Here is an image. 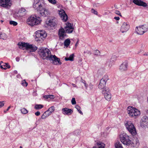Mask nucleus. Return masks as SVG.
<instances>
[{
  "label": "nucleus",
  "instance_id": "3c124183",
  "mask_svg": "<svg viewBox=\"0 0 148 148\" xmlns=\"http://www.w3.org/2000/svg\"><path fill=\"white\" fill-rule=\"evenodd\" d=\"M79 112L81 114H83V113L82 112L80 109L78 110Z\"/></svg>",
  "mask_w": 148,
  "mask_h": 148
},
{
  "label": "nucleus",
  "instance_id": "49530a36",
  "mask_svg": "<svg viewBox=\"0 0 148 148\" xmlns=\"http://www.w3.org/2000/svg\"><path fill=\"white\" fill-rule=\"evenodd\" d=\"M40 112L39 111H38L35 113V114L37 116H39L40 114Z\"/></svg>",
  "mask_w": 148,
  "mask_h": 148
},
{
  "label": "nucleus",
  "instance_id": "39448f33",
  "mask_svg": "<svg viewBox=\"0 0 148 148\" xmlns=\"http://www.w3.org/2000/svg\"><path fill=\"white\" fill-rule=\"evenodd\" d=\"M47 36V34L44 31H37L36 32L35 40L39 43H41Z\"/></svg>",
  "mask_w": 148,
  "mask_h": 148
},
{
  "label": "nucleus",
  "instance_id": "a211bd4d",
  "mask_svg": "<svg viewBox=\"0 0 148 148\" xmlns=\"http://www.w3.org/2000/svg\"><path fill=\"white\" fill-rule=\"evenodd\" d=\"M128 67V62L127 61H125L120 65L119 69L121 72H125L127 71Z\"/></svg>",
  "mask_w": 148,
  "mask_h": 148
},
{
  "label": "nucleus",
  "instance_id": "bf43d9fd",
  "mask_svg": "<svg viewBox=\"0 0 148 148\" xmlns=\"http://www.w3.org/2000/svg\"><path fill=\"white\" fill-rule=\"evenodd\" d=\"M1 22H3V21H1Z\"/></svg>",
  "mask_w": 148,
  "mask_h": 148
},
{
  "label": "nucleus",
  "instance_id": "c756f323",
  "mask_svg": "<svg viewBox=\"0 0 148 148\" xmlns=\"http://www.w3.org/2000/svg\"><path fill=\"white\" fill-rule=\"evenodd\" d=\"M74 54H72L70 55L69 58H66L65 59L66 61L70 60L72 61H73L74 60Z\"/></svg>",
  "mask_w": 148,
  "mask_h": 148
},
{
  "label": "nucleus",
  "instance_id": "1a4fd4ad",
  "mask_svg": "<svg viewBox=\"0 0 148 148\" xmlns=\"http://www.w3.org/2000/svg\"><path fill=\"white\" fill-rule=\"evenodd\" d=\"M12 5L11 0H0V5L6 9H10Z\"/></svg>",
  "mask_w": 148,
  "mask_h": 148
},
{
  "label": "nucleus",
  "instance_id": "9b49d317",
  "mask_svg": "<svg viewBox=\"0 0 148 148\" xmlns=\"http://www.w3.org/2000/svg\"><path fill=\"white\" fill-rule=\"evenodd\" d=\"M65 26L64 27V30L67 33H71L73 31L74 28L73 24L69 22H67L65 23Z\"/></svg>",
  "mask_w": 148,
  "mask_h": 148
},
{
  "label": "nucleus",
  "instance_id": "4468645a",
  "mask_svg": "<svg viewBox=\"0 0 148 148\" xmlns=\"http://www.w3.org/2000/svg\"><path fill=\"white\" fill-rule=\"evenodd\" d=\"M140 125L143 128L148 127V118L147 116H143L142 117L140 122Z\"/></svg>",
  "mask_w": 148,
  "mask_h": 148
},
{
  "label": "nucleus",
  "instance_id": "f704fd0d",
  "mask_svg": "<svg viewBox=\"0 0 148 148\" xmlns=\"http://www.w3.org/2000/svg\"><path fill=\"white\" fill-rule=\"evenodd\" d=\"M21 112L23 114H26L28 113V111L25 108H23L21 110Z\"/></svg>",
  "mask_w": 148,
  "mask_h": 148
},
{
  "label": "nucleus",
  "instance_id": "09e8293b",
  "mask_svg": "<svg viewBox=\"0 0 148 148\" xmlns=\"http://www.w3.org/2000/svg\"><path fill=\"white\" fill-rule=\"evenodd\" d=\"M114 18L117 21H119L120 19V18L118 16H115L114 17Z\"/></svg>",
  "mask_w": 148,
  "mask_h": 148
},
{
  "label": "nucleus",
  "instance_id": "a878e982",
  "mask_svg": "<svg viewBox=\"0 0 148 148\" xmlns=\"http://www.w3.org/2000/svg\"><path fill=\"white\" fill-rule=\"evenodd\" d=\"M51 114L47 110L41 116V119H45L49 116Z\"/></svg>",
  "mask_w": 148,
  "mask_h": 148
},
{
  "label": "nucleus",
  "instance_id": "e433bc0d",
  "mask_svg": "<svg viewBox=\"0 0 148 148\" xmlns=\"http://www.w3.org/2000/svg\"><path fill=\"white\" fill-rule=\"evenodd\" d=\"M49 2L52 4H55L56 3L57 1L56 0H48Z\"/></svg>",
  "mask_w": 148,
  "mask_h": 148
},
{
  "label": "nucleus",
  "instance_id": "c03bdc74",
  "mask_svg": "<svg viewBox=\"0 0 148 148\" xmlns=\"http://www.w3.org/2000/svg\"><path fill=\"white\" fill-rule=\"evenodd\" d=\"M95 55H99L100 54V52L98 50H96L95 51Z\"/></svg>",
  "mask_w": 148,
  "mask_h": 148
},
{
  "label": "nucleus",
  "instance_id": "4be33fe9",
  "mask_svg": "<svg viewBox=\"0 0 148 148\" xmlns=\"http://www.w3.org/2000/svg\"><path fill=\"white\" fill-rule=\"evenodd\" d=\"M37 49V47L33 45L28 43L27 50H29L30 52H33L36 51Z\"/></svg>",
  "mask_w": 148,
  "mask_h": 148
},
{
  "label": "nucleus",
  "instance_id": "4d7b16f0",
  "mask_svg": "<svg viewBox=\"0 0 148 148\" xmlns=\"http://www.w3.org/2000/svg\"><path fill=\"white\" fill-rule=\"evenodd\" d=\"M22 148V146H20V148Z\"/></svg>",
  "mask_w": 148,
  "mask_h": 148
},
{
  "label": "nucleus",
  "instance_id": "473e14b6",
  "mask_svg": "<svg viewBox=\"0 0 148 148\" xmlns=\"http://www.w3.org/2000/svg\"><path fill=\"white\" fill-rule=\"evenodd\" d=\"M43 97L46 99L50 98L51 99H53L54 98V97L53 95H47L44 96Z\"/></svg>",
  "mask_w": 148,
  "mask_h": 148
},
{
  "label": "nucleus",
  "instance_id": "20e7f679",
  "mask_svg": "<svg viewBox=\"0 0 148 148\" xmlns=\"http://www.w3.org/2000/svg\"><path fill=\"white\" fill-rule=\"evenodd\" d=\"M127 112L130 117L136 119L140 114L139 110L136 108L131 106H128L127 108Z\"/></svg>",
  "mask_w": 148,
  "mask_h": 148
},
{
  "label": "nucleus",
  "instance_id": "4c0bfd02",
  "mask_svg": "<svg viewBox=\"0 0 148 148\" xmlns=\"http://www.w3.org/2000/svg\"><path fill=\"white\" fill-rule=\"evenodd\" d=\"M115 13L116 14L119 15L121 17H122V15L119 11L118 10H116L115 11Z\"/></svg>",
  "mask_w": 148,
  "mask_h": 148
},
{
  "label": "nucleus",
  "instance_id": "aec40b11",
  "mask_svg": "<svg viewBox=\"0 0 148 148\" xmlns=\"http://www.w3.org/2000/svg\"><path fill=\"white\" fill-rule=\"evenodd\" d=\"M133 2L135 4L139 6H142L144 7L147 6L146 3L140 0H133Z\"/></svg>",
  "mask_w": 148,
  "mask_h": 148
},
{
  "label": "nucleus",
  "instance_id": "2f4dec72",
  "mask_svg": "<svg viewBox=\"0 0 148 148\" xmlns=\"http://www.w3.org/2000/svg\"><path fill=\"white\" fill-rule=\"evenodd\" d=\"M43 107V105L41 104H36L35 105L34 108L36 110L41 109Z\"/></svg>",
  "mask_w": 148,
  "mask_h": 148
},
{
  "label": "nucleus",
  "instance_id": "a18cd8bd",
  "mask_svg": "<svg viewBox=\"0 0 148 148\" xmlns=\"http://www.w3.org/2000/svg\"><path fill=\"white\" fill-rule=\"evenodd\" d=\"M114 64L113 62H110V63L108 64V66L110 67H111Z\"/></svg>",
  "mask_w": 148,
  "mask_h": 148
},
{
  "label": "nucleus",
  "instance_id": "412c9836",
  "mask_svg": "<svg viewBox=\"0 0 148 148\" xmlns=\"http://www.w3.org/2000/svg\"><path fill=\"white\" fill-rule=\"evenodd\" d=\"M62 112L64 115H71L73 113V111L71 109L65 108L62 109Z\"/></svg>",
  "mask_w": 148,
  "mask_h": 148
},
{
  "label": "nucleus",
  "instance_id": "603ef678",
  "mask_svg": "<svg viewBox=\"0 0 148 148\" xmlns=\"http://www.w3.org/2000/svg\"><path fill=\"white\" fill-rule=\"evenodd\" d=\"M72 85L74 87H77L74 84L72 83Z\"/></svg>",
  "mask_w": 148,
  "mask_h": 148
},
{
  "label": "nucleus",
  "instance_id": "37998d69",
  "mask_svg": "<svg viewBox=\"0 0 148 148\" xmlns=\"http://www.w3.org/2000/svg\"><path fill=\"white\" fill-rule=\"evenodd\" d=\"M92 12L94 13L95 14L97 15V12L95 10L92 9Z\"/></svg>",
  "mask_w": 148,
  "mask_h": 148
},
{
  "label": "nucleus",
  "instance_id": "7c9ffc66",
  "mask_svg": "<svg viewBox=\"0 0 148 148\" xmlns=\"http://www.w3.org/2000/svg\"><path fill=\"white\" fill-rule=\"evenodd\" d=\"M115 148H123L122 145L119 142H116L115 144Z\"/></svg>",
  "mask_w": 148,
  "mask_h": 148
},
{
  "label": "nucleus",
  "instance_id": "864d4df0",
  "mask_svg": "<svg viewBox=\"0 0 148 148\" xmlns=\"http://www.w3.org/2000/svg\"><path fill=\"white\" fill-rule=\"evenodd\" d=\"M10 108V106L8 107L6 110V111H8L9 110V109Z\"/></svg>",
  "mask_w": 148,
  "mask_h": 148
},
{
  "label": "nucleus",
  "instance_id": "c9c22d12",
  "mask_svg": "<svg viewBox=\"0 0 148 148\" xmlns=\"http://www.w3.org/2000/svg\"><path fill=\"white\" fill-rule=\"evenodd\" d=\"M10 24L11 25H13L14 26L16 25L18 23L17 22L13 21H10Z\"/></svg>",
  "mask_w": 148,
  "mask_h": 148
},
{
  "label": "nucleus",
  "instance_id": "6e6d98bb",
  "mask_svg": "<svg viewBox=\"0 0 148 148\" xmlns=\"http://www.w3.org/2000/svg\"><path fill=\"white\" fill-rule=\"evenodd\" d=\"M16 60L17 61H19V59H18L17 58H16Z\"/></svg>",
  "mask_w": 148,
  "mask_h": 148
},
{
  "label": "nucleus",
  "instance_id": "5701e85b",
  "mask_svg": "<svg viewBox=\"0 0 148 148\" xmlns=\"http://www.w3.org/2000/svg\"><path fill=\"white\" fill-rule=\"evenodd\" d=\"M46 23L48 26H49L51 27H54L56 25L55 23V20L53 19H51L48 21H47Z\"/></svg>",
  "mask_w": 148,
  "mask_h": 148
},
{
  "label": "nucleus",
  "instance_id": "393cba45",
  "mask_svg": "<svg viewBox=\"0 0 148 148\" xmlns=\"http://www.w3.org/2000/svg\"><path fill=\"white\" fill-rule=\"evenodd\" d=\"M105 145L103 143L99 142L97 143V145L93 148H105Z\"/></svg>",
  "mask_w": 148,
  "mask_h": 148
},
{
  "label": "nucleus",
  "instance_id": "58836bf2",
  "mask_svg": "<svg viewBox=\"0 0 148 148\" xmlns=\"http://www.w3.org/2000/svg\"><path fill=\"white\" fill-rule=\"evenodd\" d=\"M71 102L72 105H75L76 103V102L75 98H72Z\"/></svg>",
  "mask_w": 148,
  "mask_h": 148
},
{
  "label": "nucleus",
  "instance_id": "b1692460",
  "mask_svg": "<svg viewBox=\"0 0 148 148\" xmlns=\"http://www.w3.org/2000/svg\"><path fill=\"white\" fill-rule=\"evenodd\" d=\"M0 68L2 69L6 70L7 69L10 68V66L8 63H3L2 61L0 62Z\"/></svg>",
  "mask_w": 148,
  "mask_h": 148
},
{
  "label": "nucleus",
  "instance_id": "6ab92c4d",
  "mask_svg": "<svg viewBox=\"0 0 148 148\" xmlns=\"http://www.w3.org/2000/svg\"><path fill=\"white\" fill-rule=\"evenodd\" d=\"M28 45V43H25L23 42H19L18 44V45L19 48L23 50L25 49L26 50H27Z\"/></svg>",
  "mask_w": 148,
  "mask_h": 148
},
{
  "label": "nucleus",
  "instance_id": "a19ab883",
  "mask_svg": "<svg viewBox=\"0 0 148 148\" xmlns=\"http://www.w3.org/2000/svg\"><path fill=\"white\" fill-rule=\"evenodd\" d=\"M22 84H23V85L25 86H27L28 85L27 83L25 82V80L23 81Z\"/></svg>",
  "mask_w": 148,
  "mask_h": 148
},
{
  "label": "nucleus",
  "instance_id": "13d9d810",
  "mask_svg": "<svg viewBox=\"0 0 148 148\" xmlns=\"http://www.w3.org/2000/svg\"><path fill=\"white\" fill-rule=\"evenodd\" d=\"M6 111H4V112L5 113Z\"/></svg>",
  "mask_w": 148,
  "mask_h": 148
},
{
  "label": "nucleus",
  "instance_id": "bb28decb",
  "mask_svg": "<svg viewBox=\"0 0 148 148\" xmlns=\"http://www.w3.org/2000/svg\"><path fill=\"white\" fill-rule=\"evenodd\" d=\"M7 38L8 36L6 34L3 32H0V39L5 40Z\"/></svg>",
  "mask_w": 148,
  "mask_h": 148
},
{
  "label": "nucleus",
  "instance_id": "ddd939ff",
  "mask_svg": "<svg viewBox=\"0 0 148 148\" xmlns=\"http://www.w3.org/2000/svg\"><path fill=\"white\" fill-rule=\"evenodd\" d=\"M66 33L64 29L62 27H61L59 30L58 32L59 39L62 40H64L66 36Z\"/></svg>",
  "mask_w": 148,
  "mask_h": 148
},
{
  "label": "nucleus",
  "instance_id": "9d476101",
  "mask_svg": "<svg viewBox=\"0 0 148 148\" xmlns=\"http://www.w3.org/2000/svg\"><path fill=\"white\" fill-rule=\"evenodd\" d=\"M108 79V76L107 75H104L100 81V83L98 86V88L100 89H105L106 82Z\"/></svg>",
  "mask_w": 148,
  "mask_h": 148
},
{
  "label": "nucleus",
  "instance_id": "f8f14e48",
  "mask_svg": "<svg viewBox=\"0 0 148 148\" xmlns=\"http://www.w3.org/2000/svg\"><path fill=\"white\" fill-rule=\"evenodd\" d=\"M102 93L104 95L106 99L108 101H110L111 99V95L109 88H106L102 91Z\"/></svg>",
  "mask_w": 148,
  "mask_h": 148
},
{
  "label": "nucleus",
  "instance_id": "f257e3e1",
  "mask_svg": "<svg viewBox=\"0 0 148 148\" xmlns=\"http://www.w3.org/2000/svg\"><path fill=\"white\" fill-rule=\"evenodd\" d=\"M38 53L40 57L43 60L52 61L55 65H61L62 62L60 58L55 55H51V51L47 48L42 47L38 50Z\"/></svg>",
  "mask_w": 148,
  "mask_h": 148
},
{
  "label": "nucleus",
  "instance_id": "c85d7f7f",
  "mask_svg": "<svg viewBox=\"0 0 148 148\" xmlns=\"http://www.w3.org/2000/svg\"><path fill=\"white\" fill-rule=\"evenodd\" d=\"M71 43L70 40L68 38L65 40L64 42V45L66 47H68Z\"/></svg>",
  "mask_w": 148,
  "mask_h": 148
},
{
  "label": "nucleus",
  "instance_id": "7ed1b4c3",
  "mask_svg": "<svg viewBox=\"0 0 148 148\" xmlns=\"http://www.w3.org/2000/svg\"><path fill=\"white\" fill-rule=\"evenodd\" d=\"M42 21L41 18L40 17L35 16H30L27 20V23L31 26L37 25L40 24Z\"/></svg>",
  "mask_w": 148,
  "mask_h": 148
},
{
  "label": "nucleus",
  "instance_id": "0eeeda50",
  "mask_svg": "<svg viewBox=\"0 0 148 148\" xmlns=\"http://www.w3.org/2000/svg\"><path fill=\"white\" fill-rule=\"evenodd\" d=\"M45 3L41 0H34L33 7L34 9L38 11L44 7Z\"/></svg>",
  "mask_w": 148,
  "mask_h": 148
},
{
  "label": "nucleus",
  "instance_id": "6e6552de",
  "mask_svg": "<svg viewBox=\"0 0 148 148\" xmlns=\"http://www.w3.org/2000/svg\"><path fill=\"white\" fill-rule=\"evenodd\" d=\"M148 30V26L147 25H143L141 26L136 27L135 31L136 33L139 35H143Z\"/></svg>",
  "mask_w": 148,
  "mask_h": 148
},
{
  "label": "nucleus",
  "instance_id": "f3484780",
  "mask_svg": "<svg viewBox=\"0 0 148 148\" xmlns=\"http://www.w3.org/2000/svg\"><path fill=\"white\" fill-rule=\"evenodd\" d=\"M130 26L127 22H123L120 31L122 33L126 32L130 28Z\"/></svg>",
  "mask_w": 148,
  "mask_h": 148
},
{
  "label": "nucleus",
  "instance_id": "dca6fc26",
  "mask_svg": "<svg viewBox=\"0 0 148 148\" xmlns=\"http://www.w3.org/2000/svg\"><path fill=\"white\" fill-rule=\"evenodd\" d=\"M59 15L63 21L66 22L68 20V16L64 10L60 9L59 10Z\"/></svg>",
  "mask_w": 148,
  "mask_h": 148
},
{
  "label": "nucleus",
  "instance_id": "de8ad7c7",
  "mask_svg": "<svg viewBox=\"0 0 148 148\" xmlns=\"http://www.w3.org/2000/svg\"><path fill=\"white\" fill-rule=\"evenodd\" d=\"M75 108L78 110L81 109L80 107L77 105L76 106Z\"/></svg>",
  "mask_w": 148,
  "mask_h": 148
},
{
  "label": "nucleus",
  "instance_id": "2eb2a0df",
  "mask_svg": "<svg viewBox=\"0 0 148 148\" xmlns=\"http://www.w3.org/2000/svg\"><path fill=\"white\" fill-rule=\"evenodd\" d=\"M38 12H39L41 16L44 17H46L50 14V12L48 9L44 8V7Z\"/></svg>",
  "mask_w": 148,
  "mask_h": 148
},
{
  "label": "nucleus",
  "instance_id": "72a5a7b5",
  "mask_svg": "<svg viewBox=\"0 0 148 148\" xmlns=\"http://www.w3.org/2000/svg\"><path fill=\"white\" fill-rule=\"evenodd\" d=\"M55 110V108L53 106H52L50 107V108H49V109L47 110L49 111V113L51 114L54 112Z\"/></svg>",
  "mask_w": 148,
  "mask_h": 148
},
{
  "label": "nucleus",
  "instance_id": "79ce46f5",
  "mask_svg": "<svg viewBox=\"0 0 148 148\" xmlns=\"http://www.w3.org/2000/svg\"><path fill=\"white\" fill-rule=\"evenodd\" d=\"M4 101H0V108H1L4 106Z\"/></svg>",
  "mask_w": 148,
  "mask_h": 148
},
{
  "label": "nucleus",
  "instance_id": "cd10ccee",
  "mask_svg": "<svg viewBox=\"0 0 148 148\" xmlns=\"http://www.w3.org/2000/svg\"><path fill=\"white\" fill-rule=\"evenodd\" d=\"M18 13L21 14L20 15L21 16H23L26 13V10L25 8H21L19 10Z\"/></svg>",
  "mask_w": 148,
  "mask_h": 148
},
{
  "label": "nucleus",
  "instance_id": "423d86ee",
  "mask_svg": "<svg viewBox=\"0 0 148 148\" xmlns=\"http://www.w3.org/2000/svg\"><path fill=\"white\" fill-rule=\"evenodd\" d=\"M124 124L127 130L133 136L135 135L136 133V129L132 122L129 121H125Z\"/></svg>",
  "mask_w": 148,
  "mask_h": 148
},
{
  "label": "nucleus",
  "instance_id": "ea45409f",
  "mask_svg": "<svg viewBox=\"0 0 148 148\" xmlns=\"http://www.w3.org/2000/svg\"><path fill=\"white\" fill-rule=\"evenodd\" d=\"M81 79H82L81 82L84 84L85 87H86V88H87V85L85 81L84 80H83L82 78H81Z\"/></svg>",
  "mask_w": 148,
  "mask_h": 148
},
{
  "label": "nucleus",
  "instance_id": "5fc2aeb1",
  "mask_svg": "<svg viewBox=\"0 0 148 148\" xmlns=\"http://www.w3.org/2000/svg\"><path fill=\"white\" fill-rule=\"evenodd\" d=\"M143 55H144V56H148V54H147V53H145Z\"/></svg>",
  "mask_w": 148,
  "mask_h": 148
},
{
  "label": "nucleus",
  "instance_id": "8fccbe9b",
  "mask_svg": "<svg viewBox=\"0 0 148 148\" xmlns=\"http://www.w3.org/2000/svg\"><path fill=\"white\" fill-rule=\"evenodd\" d=\"M79 41L77 40L75 45V48L76 49L78 44Z\"/></svg>",
  "mask_w": 148,
  "mask_h": 148
},
{
  "label": "nucleus",
  "instance_id": "f03ea898",
  "mask_svg": "<svg viewBox=\"0 0 148 148\" xmlns=\"http://www.w3.org/2000/svg\"><path fill=\"white\" fill-rule=\"evenodd\" d=\"M120 138L121 141L124 145L133 147L138 146L139 145V143L138 140H136V144H135L134 143L130 140L129 136L126 134L123 133L120 135Z\"/></svg>",
  "mask_w": 148,
  "mask_h": 148
}]
</instances>
